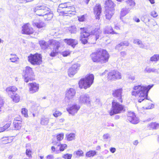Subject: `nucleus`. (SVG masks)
I'll use <instances>...</instances> for the list:
<instances>
[{"label": "nucleus", "mask_w": 159, "mask_h": 159, "mask_svg": "<svg viewBox=\"0 0 159 159\" xmlns=\"http://www.w3.org/2000/svg\"><path fill=\"white\" fill-rule=\"evenodd\" d=\"M33 10L37 15L43 16L46 20H51L53 16V14L51 10L45 5L38 6L34 7Z\"/></svg>", "instance_id": "1"}, {"label": "nucleus", "mask_w": 159, "mask_h": 159, "mask_svg": "<svg viewBox=\"0 0 159 159\" xmlns=\"http://www.w3.org/2000/svg\"><path fill=\"white\" fill-rule=\"evenodd\" d=\"M91 56L93 62L103 64L108 61L109 55L107 51L100 49L96 52L92 53Z\"/></svg>", "instance_id": "2"}, {"label": "nucleus", "mask_w": 159, "mask_h": 159, "mask_svg": "<svg viewBox=\"0 0 159 159\" xmlns=\"http://www.w3.org/2000/svg\"><path fill=\"white\" fill-rule=\"evenodd\" d=\"M94 75L92 74L87 75L84 78L81 79L79 82V87L80 89H86L90 87L93 83Z\"/></svg>", "instance_id": "3"}, {"label": "nucleus", "mask_w": 159, "mask_h": 159, "mask_svg": "<svg viewBox=\"0 0 159 159\" xmlns=\"http://www.w3.org/2000/svg\"><path fill=\"white\" fill-rule=\"evenodd\" d=\"M153 85L154 84H152L146 86L140 85V103L143 101L150 100V99L148 98V93L149 91Z\"/></svg>", "instance_id": "4"}, {"label": "nucleus", "mask_w": 159, "mask_h": 159, "mask_svg": "<svg viewBox=\"0 0 159 159\" xmlns=\"http://www.w3.org/2000/svg\"><path fill=\"white\" fill-rule=\"evenodd\" d=\"M112 107L111 109L109 111V113L111 116L120 113L124 110L123 106L115 100H113L112 102Z\"/></svg>", "instance_id": "5"}, {"label": "nucleus", "mask_w": 159, "mask_h": 159, "mask_svg": "<svg viewBox=\"0 0 159 159\" xmlns=\"http://www.w3.org/2000/svg\"><path fill=\"white\" fill-rule=\"evenodd\" d=\"M28 60L32 65H39L42 62L41 55L39 53L34 54H30V55L28 56Z\"/></svg>", "instance_id": "6"}, {"label": "nucleus", "mask_w": 159, "mask_h": 159, "mask_svg": "<svg viewBox=\"0 0 159 159\" xmlns=\"http://www.w3.org/2000/svg\"><path fill=\"white\" fill-rule=\"evenodd\" d=\"M34 76V73L32 69L29 66L26 67L23 70V77L24 78L25 81L27 83L29 80H34L33 77Z\"/></svg>", "instance_id": "7"}, {"label": "nucleus", "mask_w": 159, "mask_h": 159, "mask_svg": "<svg viewBox=\"0 0 159 159\" xmlns=\"http://www.w3.org/2000/svg\"><path fill=\"white\" fill-rule=\"evenodd\" d=\"M91 98L89 94L87 93L81 95L79 98L80 104L90 106L91 105Z\"/></svg>", "instance_id": "8"}, {"label": "nucleus", "mask_w": 159, "mask_h": 159, "mask_svg": "<svg viewBox=\"0 0 159 159\" xmlns=\"http://www.w3.org/2000/svg\"><path fill=\"white\" fill-rule=\"evenodd\" d=\"M102 33V31L100 29H95L91 32V34L89 38H88L89 41L92 44L95 43L96 41L99 38Z\"/></svg>", "instance_id": "9"}, {"label": "nucleus", "mask_w": 159, "mask_h": 159, "mask_svg": "<svg viewBox=\"0 0 159 159\" xmlns=\"http://www.w3.org/2000/svg\"><path fill=\"white\" fill-rule=\"evenodd\" d=\"M122 76L121 73L118 71L113 70L109 72L107 75V79L109 80H115L121 79Z\"/></svg>", "instance_id": "10"}, {"label": "nucleus", "mask_w": 159, "mask_h": 159, "mask_svg": "<svg viewBox=\"0 0 159 159\" xmlns=\"http://www.w3.org/2000/svg\"><path fill=\"white\" fill-rule=\"evenodd\" d=\"M75 90L73 88H70L67 90L66 94V100L68 102L72 101L75 95Z\"/></svg>", "instance_id": "11"}, {"label": "nucleus", "mask_w": 159, "mask_h": 159, "mask_svg": "<svg viewBox=\"0 0 159 159\" xmlns=\"http://www.w3.org/2000/svg\"><path fill=\"white\" fill-rule=\"evenodd\" d=\"M80 66V64L78 63L72 65L68 69V75L71 77H73L77 73Z\"/></svg>", "instance_id": "12"}, {"label": "nucleus", "mask_w": 159, "mask_h": 159, "mask_svg": "<svg viewBox=\"0 0 159 159\" xmlns=\"http://www.w3.org/2000/svg\"><path fill=\"white\" fill-rule=\"evenodd\" d=\"M80 108L79 105L76 104H74L67 108L66 110L70 114L74 116L77 113Z\"/></svg>", "instance_id": "13"}, {"label": "nucleus", "mask_w": 159, "mask_h": 159, "mask_svg": "<svg viewBox=\"0 0 159 159\" xmlns=\"http://www.w3.org/2000/svg\"><path fill=\"white\" fill-rule=\"evenodd\" d=\"M127 120L134 124H136L139 122L138 118L136 117L135 113L133 112H129L128 113Z\"/></svg>", "instance_id": "14"}, {"label": "nucleus", "mask_w": 159, "mask_h": 159, "mask_svg": "<svg viewBox=\"0 0 159 159\" xmlns=\"http://www.w3.org/2000/svg\"><path fill=\"white\" fill-rule=\"evenodd\" d=\"M59 8H65V9H71L72 12H73V14L75 13V8L70 2H68L61 3L59 5Z\"/></svg>", "instance_id": "15"}, {"label": "nucleus", "mask_w": 159, "mask_h": 159, "mask_svg": "<svg viewBox=\"0 0 159 159\" xmlns=\"http://www.w3.org/2000/svg\"><path fill=\"white\" fill-rule=\"evenodd\" d=\"M22 33L23 34H31L34 32L33 28L30 27L29 23H27L22 27Z\"/></svg>", "instance_id": "16"}, {"label": "nucleus", "mask_w": 159, "mask_h": 159, "mask_svg": "<svg viewBox=\"0 0 159 159\" xmlns=\"http://www.w3.org/2000/svg\"><path fill=\"white\" fill-rule=\"evenodd\" d=\"M28 85L29 91L30 93H33L38 91L39 88V84L34 82L29 83Z\"/></svg>", "instance_id": "17"}, {"label": "nucleus", "mask_w": 159, "mask_h": 159, "mask_svg": "<svg viewBox=\"0 0 159 159\" xmlns=\"http://www.w3.org/2000/svg\"><path fill=\"white\" fill-rule=\"evenodd\" d=\"M95 15L96 19H99L100 16L102 12V8L101 5L99 4H97L93 9Z\"/></svg>", "instance_id": "18"}, {"label": "nucleus", "mask_w": 159, "mask_h": 159, "mask_svg": "<svg viewBox=\"0 0 159 159\" xmlns=\"http://www.w3.org/2000/svg\"><path fill=\"white\" fill-rule=\"evenodd\" d=\"M106 10H114L116 4L111 0H106L105 2Z\"/></svg>", "instance_id": "19"}, {"label": "nucleus", "mask_w": 159, "mask_h": 159, "mask_svg": "<svg viewBox=\"0 0 159 159\" xmlns=\"http://www.w3.org/2000/svg\"><path fill=\"white\" fill-rule=\"evenodd\" d=\"M122 89H119L115 90L112 93L113 96L116 97L119 101L121 102H122L121 98V93Z\"/></svg>", "instance_id": "20"}, {"label": "nucleus", "mask_w": 159, "mask_h": 159, "mask_svg": "<svg viewBox=\"0 0 159 159\" xmlns=\"http://www.w3.org/2000/svg\"><path fill=\"white\" fill-rule=\"evenodd\" d=\"M63 41L67 44L71 46L73 48L78 44V41L76 40L72 39H66L63 40Z\"/></svg>", "instance_id": "21"}, {"label": "nucleus", "mask_w": 159, "mask_h": 159, "mask_svg": "<svg viewBox=\"0 0 159 159\" xmlns=\"http://www.w3.org/2000/svg\"><path fill=\"white\" fill-rule=\"evenodd\" d=\"M148 128L150 129H159V123L152 122L148 125Z\"/></svg>", "instance_id": "22"}, {"label": "nucleus", "mask_w": 159, "mask_h": 159, "mask_svg": "<svg viewBox=\"0 0 159 159\" xmlns=\"http://www.w3.org/2000/svg\"><path fill=\"white\" fill-rule=\"evenodd\" d=\"M13 124L14 129L19 130L21 128L22 126L21 121L15 119Z\"/></svg>", "instance_id": "23"}, {"label": "nucleus", "mask_w": 159, "mask_h": 159, "mask_svg": "<svg viewBox=\"0 0 159 159\" xmlns=\"http://www.w3.org/2000/svg\"><path fill=\"white\" fill-rule=\"evenodd\" d=\"M103 33L105 34H117L114 31L112 27L110 26H107L104 29Z\"/></svg>", "instance_id": "24"}, {"label": "nucleus", "mask_w": 159, "mask_h": 159, "mask_svg": "<svg viewBox=\"0 0 159 159\" xmlns=\"http://www.w3.org/2000/svg\"><path fill=\"white\" fill-rule=\"evenodd\" d=\"M32 24L33 26H36L39 29L42 28L43 29L46 25L45 23L42 21H39V22L33 21Z\"/></svg>", "instance_id": "25"}, {"label": "nucleus", "mask_w": 159, "mask_h": 159, "mask_svg": "<svg viewBox=\"0 0 159 159\" xmlns=\"http://www.w3.org/2000/svg\"><path fill=\"white\" fill-rule=\"evenodd\" d=\"M17 90V88L14 86H10L6 89V91L9 95H11V93L13 94L14 92H16Z\"/></svg>", "instance_id": "26"}, {"label": "nucleus", "mask_w": 159, "mask_h": 159, "mask_svg": "<svg viewBox=\"0 0 159 159\" xmlns=\"http://www.w3.org/2000/svg\"><path fill=\"white\" fill-rule=\"evenodd\" d=\"M114 10H106V17L107 19L110 20L113 15Z\"/></svg>", "instance_id": "27"}, {"label": "nucleus", "mask_w": 159, "mask_h": 159, "mask_svg": "<svg viewBox=\"0 0 159 159\" xmlns=\"http://www.w3.org/2000/svg\"><path fill=\"white\" fill-rule=\"evenodd\" d=\"M39 43L42 49L45 50L48 48V43L43 40H40Z\"/></svg>", "instance_id": "28"}, {"label": "nucleus", "mask_w": 159, "mask_h": 159, "mask_svg": "<svg viewBox=\"0 0 159 159\" xmlns=\"http://www.w3.org/2000/svg\"><path fill=\"white\" fill-rule=\"evenodd\" d=\"M139 85L135 86L133 88L134 90L132 92V95L136 97H139Z\"/></svg>", "instance_id": "29"}, {"label": "nucleus", "mask_w": 159, "mask_h": 159, "mask_svg": "<svg viewBox=\"0 0 159 159\" xmlns=\"http://www.w3.org/2000/svg\"><path fill=\"white\" fill-rule=\"evenodd\" d=\"M3 144H7L12 142V140L10 139L9 137H5L2 138L0 139Z\"/></svg>", "instance_id": "30"}, {"label": "nucleus", "mask_w": 159, "mask_h": 159, "mask_svg": "<svg viewBox=\"0 0 159 159\" xmlns=\"http://www.w3.org/2000/svg\"><path fill=\"white\" fill-rule=\"evenodd\" d=\"M11 98L15 102H18L20 100L19 96L18 94L15 93H13V95H11Z\"/></svg>", "instance_id": "31"}, {"label": "nucleus", "mask_w": 159, "mask_h": 159, "mask_svg": "<svg viewBox=\"0 0 159 159\" xmlns=\"http://www.w3.org/2000/svg\"><path fill=\"white\" fill-rule=\"evenodd\" d=\"M144 71L148 73H150L151 72L157 73L158 72V70L154 68L147 67L145 69Z\"/></svg>", "instance_id": "32"}, {"label": "nucleus", "mask_w": 159, "mask_h": 159, "mask_svg": "<svg viewBox=\"0 0 159 159\" xmlns=\"http://www.w3.org/2000/svg\"><path fill=\"white\" fill-rule=\"evenodd\" d=\"M49 119L47 117H43L41 118V119L40 123L43 125H47L49 122Z\"/></svg>", "instance_id": "33"}, {"label": "nucleus", "mask_w": 159, "mask_h": 159, "mask_svg": "<svg viewBox=\"0 0 159 159\" xmlns=\"http://www.w3.org/2000/svg\"><path fill=\"white\" fill-rule=\"evenodd\" d=\"M125 2L130 7V8H132L135 5V2L134 0H125Z\"/></svg>", "instance_id": "34"}, {"label": "nucleus", "mask_w": 159, "mask_h": 159, "mask_svg": "<svg viewBox=\"0 0 159 159\" xmlns=\"http://www.w3.org/2000/svg\"><path fill=\"white\" fill-rule=\"evenodd\" d=\"M55 45L54 46L53 49L55 51L59 52V49L60 48L61 44V43L59 42L55 41L54 42Z\"/></svg>", "instance_id": "35"}, {"label": "nucleus", "mask_w": 159, "mask_h": 159, "mask_svg": "<svg viewBox=\"0 0 159 159\" xmlns=\"http://www.w3.org/2000/svg\"><path fill=\"white\" fill-rule=\"evenodd\" d=\"M130 8H123L120 12V18H121V17H124L125 16L127 13H128L129 12V10H128V9Z\"/></svg>", "instance_id": "36"}, {"label": "nucleus", "mask_w": 159, "mask_h": 159, "mask_svg": "<svg viewBox=\"0 0 159 159\" xmlns=\"http://www.w3.org/2000/svg\"><path fill=\"white\" fill-rule=\"evenodd\" d=\"M159 60V55L155 54L150 58V61L152 62H156Z\"/></svg>", "instance_id": "37"}, {"label": "nucleus", "mask_w": 159, "mask_h": 159, "mask_svg": "<svg viewBox=\"0 0 159 159\" xmlns=\"http://www.w3.org/2000/svg\"><path fill=\"white\" fill-rule=\"evenodd\" d=\"M11 55L12 56V57L10 58L11 62L16 63L18 61L19 58L16 55L11 54Z\"/></svg>", "instance_id": "38"}, {"label": "nucleus", "mask_w": 159, "mask_h": 159, "mask_svg": "<svg viewBox=\"0 0 159 159\" xmlns=\"http://www.w3.org/2000/svg\"><path fill=\"white\" fill-rule=\"evenodd\" d=\"M58 146L60 147V150L61 151H63L66 148L67 145L66 144H61L60 143H57L56 144Z\"/></svg>", "instance_id": "39"}, {"label": "nucleus", "mask_w": 159, "mask_h": 159, "mask_svg": "<svg viewBox=\"0 0 159 159\" xmlns=\"http://www.w3.org/2000/svg\"><path fill=\"white\" fill-rule=\"evenodd\" d=\"M96 154V152L94 151H90L87 152L86 156L87 157H93Z\"/></svg>", "instance_id": "40"}, {"label": "nucleus", "mask_w": 159, "mask_h": 159, "mask_svg": "<svg viewBox=\"0 0 159 159\" xmlns=\"http://www.w3.org/2000/svg\"><path fill=\"white\" fill-rule=\"evenodd\" d=\"M68 30L71 34H75L76 32V28L75 26H71L68 28Z\"/></svg>", "instance_id": "41"}, {"label": "nucleus", "mask_w": 159, "mask_h": 159, "mask_svg": "<svg viewBox=\"0 0 159 159\" xmlns=\"http://www.w3.org/2000/svg\"><path fill=\"white\" fill-rule=\"evenodd\" d=\"M67 139L68 141H72L75 138V134L74 133H70L67 135Z\"/></svg>", "instance_id": "42"}, {"label": "nucleus", "mask_w": 159, "mask_h": 159, "mask_svg": "<svg viewBox=\"0 0 159 159\" xmlns=\"http://www.w3.org/2000/svg\"><path fill=\"white\" fill-rule=\"evenodd\" d=\"M26 154L29 157H32V151L31 149L29 148H27L26 150Z\"/></svg>", "instance_id": "43"}, {"label": "nucleus", "mask_w": 159, "mask_h": 159, "mask_svg": "<svg viewBox=\"0 0 159 159\" xmlns=\"http://www.w3.org/2000/svg\"><path fill=\"white\" fill-rule=\"evenodd\" d=\"M74 154H76L77 156L79 157L83 156L84 155V152L82 150H79L75 151L74 153Z\"/></svg>", "instance_id": "44"}, {"label": "nucleus", "mask_w": 159, "mask_h": 159, "mask_svg": "<svg viewBox=\"0 0 159 159\" xmlns=\"http://www.w3.org/2000/svg\"><path fill=\"white\" fill-rule=\"evenodd\" d=\"M91 34L89 32L85 31L83 32V34L81 35V37L87 38L89 37H90Z\"/></svg>", "instance_id": "45"}, {"label": "nucleus", "mask_w": 159, "mask_h": 159, "mask_svg": "<svg viewBox=\"0 0 159 159\" xmlns=\"http://www.w3.org/2000/svg\"><path fill=\"white\" fill-rule=\"evenodd\" d=\"M27 110L25 108H23L22 109L21 112L25 117H27L28 115L27 114Z\"/></svg>", "instance_id": "46"}, {"label": "nucleus", "mask_w": 159, "mask_h": 159, "mask_svg": "<svg viewBox=\"0 0 159 159\" xmlns=\"http://www.w3.org/2000/svg\"><path fill=\"white\" fill-rule=\"evenodd\" d=\"M72 156V154H66L64 155L62 157L65 159H71Z\"/></svg>", "instance_id": "47"}, {"label": "nucleus", "mask_w": 159, "mask_h": 159, "mask_svg": "<svg viewBox=\"0 0 159 159\" xmlns=\"http://www.w3.org/2000/svg\"><path fill=\"white\" fill-rule=\"evenodd\" d=\"M70 53V52L69 50H66L62 52L61 53V54L63 57H67V56L69 55Z\"/></svg>", "instance_id": "48"}, {"label": "nucleus", "mask_w": 159, "mask_h": 159, "mask_svg": "<svg viewBox=\"0 0 159 159\" xmlns=\"http://www.w3.org/2000/svg\"><path fill=\"white\" fill-rule=\"evenodd\" d=\"M61 113L58 111L56 110L53 113V115L55 117H57L61 116Z\"/></svg>", "instance_id": "49"}, {"label": "nucleus", "mask_w": 159, "mask_h": 159, "mask_svg": "<svg viewBox=\"0 0 159 159\" xmlns=\"http://www.w3.org/2000/svg\"><path fill=\"white\" fill-rule=\"evenodd\" d=\"M58 53V52L53 49V50L50 53V56L52 57H55L57 55Z\"/></svg>", "instance_id": "50"}, {"label": "nucleus", "mask_w": 159, "mask_h": 159, "mask_svg": "<svg viewBox=\"0 0 159 159\" xmlns=\"http://www.w3.org/2000/svg\"><path fill=\"white\" fill-rule=\"evenodd\" d=\"M64 134L63 133H61L57 136V139L58 141H61L63 138Z\"/></svg>", "instance_id": "51"}, {"label": "nucleus", "mask_w": 159, "mask_h": 159, "mask_svg": "<svg viewBox=\"0 0 159 159\" xmlns=\"http://www.w3.org/2000/svg\"><path fill=\"white\" fill-rule=\"evenodd\" d=\"M111 137L109 134H106L103 136V139L104 140H108Z\"/></svg>", "instance_id": "52"}, {"label": "nucleus", "mask_w": 159, "mask_h": 159, "mask_svg": "<svg viewBox=\"0 0 159 159\" xmlns=\"http://www.w3.org/2000/svg\"><path fill=\"white\" fill-rule=\"evenodd\" d=\"M87 38L83 37H81L80 39V40L81 42L84 44L88 42V39H87Z\"/></svg>", "instance_id": "53"}, {"label": "nucleus", "mask_w": 159, "mask_h": 159, "mask_svg": "<svg viewBox=\"0 0 159 159\" xmlns=\"http://www.w3.org/2000/svg\"><path fill=\"white\" fill-rule=\"evenodd\" d=\"M151 15L154 18L158 16L157 13L154 11H153L151 12Z\"/></svg>", "instance_id": "54"}, {"label": "nucleus", "mask_w": 159, "mask_h": 159, "mask_svg": "<svg viewBox=\"0 0 159 159\" xmlns=\"http://www.w3.org/2000/svg\"><path fill=\"white\" fill-rule=\"evenodd\" d=\"M122 43H120L116 47V49L118 50H121L122 48Z\"/></svg>", "instance_id": "55"}, {"label": "nucleus", "mask_w": 159, "mask_h": 159, "mask_svg": "<svg viewBox=\"0 0 159 159\" xmlns=\"http://www.w3.org/2000/svg\"><path fill=\"white\" fill-rule=\"evenodd\" d=\"M78 20L80 21H83L85 19L84 15H82L78 17Z\"/></svg>", "instance_id": "56"}, {"label": "nucleus", "mask_w": 159, "mask_h": 159, "mask_svg": "<svg viewBox=\"0 0 159 159\" xmlns=\"http://www.w3.org/2000/svg\"><path fill=\"white\" fill-rule=\"evenodd\" d=\"M122 43V46H128L129 45V43L128 41H125L121 42Z\"/></svg>", "instance_id": "57"}, {"label": "nucleus", "mask_w": 159, "mask_h": 159, "mask_svg": "<svg viewBox=\"0 0 159 159\" xmlns=\"http://www.w3.org/2000/svg\"><path fill=\"white\" fill-rule=\"evenodd\" d=\"M46 159H54V157L52 155H49L46 157Z\"/></svg>", "instance_id": "58"}, {"label": "nucleus", "mask_w": 159, "mask_h": 159, "mask_svg": "<svg viewBox=\"0 0 159 159\" xmlns=\"http://www.w3.org/2000/svg\"><path fill=\"white\" fill-rule=\"evenodd\" d=\"M65 11L67 12V13L69 14H73V12H72L71 9H66ZM75 14V13L74 15Z\"/></svg>", "instance_id": "59"}, {"label": "nucleus", "mask_w": 159, "mask_h": 159, "mask_svg": "<svg viewBox=\"0 0 159 159\" xmlns=\"http://www.w3.org/2000/svg\"><path fill=\"white\" fill-rule=\"evenodd\" d=\"M154 105L153 104H151L148 107H143L144 109H149L152 108L154 107Z\"/></svg>", "instance_id": "60"}, {"label": "nucleus", "mask_w": 159, "mask_h": 159, "mask_svg": "<svg viewBox=\"0 0 159 159\" xmlns=\"http://www.w3.org/2000/svg\"><path fill=\"white\" fill-rule=\"evenodd\" d=\"M3 104V102L2 100L0 97V111H1V107Z\"/></svg>", "instance_id": "61"}, {"label": "nucleus", "mask_w": 159, "mask_h": 159, "mask_svg": "<svg viewBox=\"0 0 159 159\" xmlns=\"http://www.w3.org/2000/svg\"><path fill=\"white\" fill-rule=\"evenodd\" d=\"M10 126V124L9 123L5 125L4 126H3V128H4V131L6 130Z\"/></svg>", "instance_id": "62"}, {"label": "nucleus", "mask_w": 159, "mask_h": 159, "mask_svg": "<svg viewBox=\"0 0 159 159\" xmlns=\"http://www.w3.org/2000/svg\"><path fill=\"white\" fill-rule=\"evenodd\" d=\"M126 55V52L125 51L121 52H120L121 56L123 57H125V56Z\"/></svg>", "instance_id": "63"}, {"label": "nucleus", "mask_w": 159, "mask_h": 159, "mask_svg": "<svg viewBox=\"0 0 159 159\" xmlns=\"http://www.w3.org/2000/svg\"><path fill=\"white\" fill-rule=\"evenodd\" d=\"M116 151V149L114 148H110V151L112 153H114Z\"/></svg>", "instance_id": "64"}]
</instances>
